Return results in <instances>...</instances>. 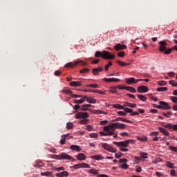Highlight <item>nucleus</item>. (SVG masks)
<instances>
[{"instance_id":"nucleus-53","label":"nucleus","mask_w":177,"mask_h":177,"mask_svg":"<svg viewBox=\"0 0 177 177\" xmlns=\"http://www.w3.org/2000/svg\"><path fill=\"white\" fill-rule=\"evenodd\" d=\"M92 73L93 75H99V71H97V69H96V68L93 69Z\"/></svg>"},{"instance_id":"nucleus-15","label":"nucleus","mask_w":177,"mask_h":177,"mask_svg":"<svg viewBox=\"0 0 177 177\" xmlns=\"http://www.w3.org/2000/svg\"><path fill=\"white\" fill-rule=\"evenodd\" d=\"M69 174L66 171H64L61 173H57L55 174L57 177H67L68 176Z\"/></svg>"},{"instance_id":"nucleus-41","label":"nucleus","mask_w":177,"mask_h":177,"mask_svg":"<svg viewBox=\"0 0 177 177\" xmlns=\"http://www.w3.org/2000/svg\"><path fill=\"white\" fill-rule=\"evenodd\" d=\"M86 86H87V88H99V85H97L96 84H87Z\"/></svg>"},{"instance_id":"nucleus-8","label":"nucleus","mask_w":177,"mask_h":177,"mask_svg":"<svg viewBox=\"0 0 177 177\" xmlns=\"http://www.w3.org/2000/svg\"><path fill=\"white\" fill-rule=\"evenodd\" d=\"M74 169H80V168H91V166L87 163H79L73 166Z\"/></svg>"},{"instance_id":"nucleus-3","label":"nucleus","mask_w":177,"mask_h":177,"mask_svg":"<svg viewBox=\"0 0 177 177\" xmlns=\"http://www.w3.org/2000/svg\"><path fill=\"white\" fill-rule=\"evenodd\" d=\"M78 64H80V66H86V62L82 60L77 59L75 63H73V62L67 63L65 65V67L66 68H68V67H75V66H78Z\"/></svg>"},{"instance_id":"nucleus-5","label":"nucleus","mask_w":177,"mask_h":177,"mask_svg":"<svg viewBox=\"0 0 177 177\" xmlns=\"http://www.w3.org/2000/svg\"><path fill=\"white\" fill-rule=\"evenodd\" d=\"M102 147L104 149V150H107V151H110L111 153H115L117 151V149H115V148L110 146L107 143H102Z\"/></svg>"},{"instance_id":"nucleus-40","label":"nucleus","mask_w":177,"mask_h":177,"mask_svg":"<svg viewBox=\"0 0 177 177\" xmlns=\"http://www.w3.org/2000/svg\"><path fill=\"white\" fill-rule=\"evenodd\" d=\"M118 64H120V66H129V64H128L127 62H121V61H118Z\"/></svg>"},{"instance_id":"nucleus-58","label":"nucleus","mask_w":177,"mask_h":177,"mask_svg":"<svg viewBox=\"0 0 177 177\" xmlns=\"http://www.w3.org/2000/svg\"><path fill=\"white\" fill-rule=\"evenodd\" d=\"M135 162H136V164H139V161H140V160H142L141 157H138V156H135Z\"/></svg>"},{"instance_id":"nucleus-56","label":"nucleus","mask_w":177,"mask_h":177,"mask_svg":"<svg viewBox=\"0 0 177 177\" xmlns=\"http://www.w3.org/2000/svg\"><path fill=\"white\" fill-rule=\"evenodd\" d=\"M172 114V112H167V113H162V115H164V117H167V118H169V115H171Z\"/></svg>"},{"instance_id":"nucleus-61","label":"nucleus","mask_w":177,"mask_h":177,"mask_svg":"<svg viewBox=\"0 0 177 177\" xmlns=\"http://www.w3.org/2000/svg\"><path fill=\"white\" fill-rule=\"evenodd\" d=\"M136 171L139 173V172H142V167H140V166H136Z\"/></svg>"},{"instance_id":"nucleus-28","label":"nucleus","mask_w":177,"mask_h":177,"mask_svg":"<svg viewBox=\"0 0 177 177\" xmlns=\"http://www.w3.org/2000/svg\"><path fill=\"white\" fill-rule=\"evenodd\" d=\"M157 92H165L168 91L167 87H159L156 88Z\"/></svg>"},{"instance_id":"nucleus-33","label":"nucleus","mask_w":177,"mask_h":177,"mask_svg":"<svg viewBox=\"0 0 177 177\" xmlns=\"http://www.w3.org/2000/svg\"><path fill=\"white\" fill-rule=\"evenodd\" d=\"M73 103H75V104H82V103H84V99L75 100Z\"/></svg>"},{"instance_id":"nucleus-19","label":"nucleus","mask_w":177,"mask_h":177,"mask_svg":"<svg viewBox=\"0 0 177 177\" xmlns=\"http://www.w3.org/2000/svg\"><path fill=\"white\" fill-rule=\"evenodd\" d=\"M116 126L118 129H125L127 125L124 123L116 122Z\"/></svg>"},{"instance_id":"nucleus-32","label":"nucleus","mask_w":177,"mask_h":177,"mask_svg":"<svg viewBox=\"0 0 177 177\" xmlns=\"http://www.w3.org/2000/svg\"><path fill=\"white\" fill-rule=\"evenodd\" d=\"M138 140H140V142H147V137H140L138 136L137 137Z\"/></svg>"},{"instance_id":"nucleus-23","label":"nucleus","mask_w":177,"mask_h":177,"mask_svg":"<svg viewBox=\"0 0 177 177\" xmlns=\"http://www.w3.org/2000/svg\"><path fill=\"white\" fill-rule=\"evenodd\" d=\"M172 50H177V46H174L173 48L167 49L165 51V55H169Z\"/></svg>"},{"instance_id":"nucleus-2","label":"nucleus","mask_w":177,"mask_h":177,"mask_svg":"<svg viewBox=\"0 0 177 177\" xmlns=\"http://www.w3.org/2000/svg\"><path fill=\"white\" fill-rule=\"evenodd\" d=\"M129 143H133V140H127L125 141H121V142H115L113 141V144L115 145L118 147H128V145Z\"/></svg>"},{"instance_id":"nucleus-47","label":"nucleus","mask_w":177,"mask_h":177,"mask_svg":"<svg viewBox=\"0 0 177 177\" xmlns=\"http://www.w3.org/2000/svg\"><path fill=\"white\" fill-rule=\"evenodd\" d=\"M166 166L168 167V168H174V163H171V162H166Z\"/></svg>"},{"instance_id":"nucleus-26","label":"nucleus","mask_w":177,"mask_h":177,"mask_svg":"<svg viewBox=\"0 0 177 177\" xmlns=\"http://www.w3.org/2000/svg\"><path fill=\"white\" fill-rule=\"evenodd\" d=\"M112 107H113V109H118L119 110H124V106L120 104H114L112 105Z\"/></svg>"},{"instance_id":"nucleus-36","label":"nucleus","mask_w":177,"mask_h":177,"mask_svg":"<svg viewBox=\"0 0 177 177\" xmlns=\"http://www.w3.org/2000/svg\"><path fill=\"white\" fill-rule=\"evenodd\" d=\"M50 175H52V172L50 171H46V172L41 173V176H50Z\"/></svg>"},{"instance_id":"nucleus-18","label":"nucleus","mask_w":177,"mask_h":177,"mask_svg":"<svg viewBox=\"0 0 177 177\" xmlns=\"http://www.w3.org/2000/svg\"><path fill=\"white\" fill-rule=\"evenodd\" d=\"M125 90L131 92V93H136V88L132 86H125Z\"/></svg>"},{"instance_id":"nucleus-51","label":"nucleus","mask_w":177,"mask_h":177,"mask_svg":"<svg viewBox=\"0 0 177 177\" xmlns=\"http://www.w3.org/2000/svg\"><path fill=\"white\" fill-rule=\"evenodd\" d=\"M124 120H125V118H117L115 120H112V122H114L115 121H122V122H124Z\"/></svg>"},{"instance_id":"nucleus-37","label":"nucleus","mask_w":177,"mask_h":177,"mask_svg":"<svg viewBox=\"0 0 177 177\" xmlns=\"http://www.w3.org/2000/svg\"><path fill=\"white\" fill-rule=\"evenodd\" d=\"M103 52L96 51L95 53V57H102Z\"/></svg>"},{"instance_id":"nucleus-63","label":"nucleus","mask_w":177,"mask_h":177,"mask_svg":"<svg viewBox=\"0 0 177 177\" xmlns=\"http://www.w3.org/2000/svg\"><path fill=\"white\" fill-rule=\"evenodd\" d=\"M64 167H58V168H55V171H64Z\"/></svg>"},{"instance_id":"nucleus-62","label":"nucleus","mask_w":177,"mask_h":177,"mask_svg":"<svg viewBox=\"0 0 177 177\" xmlns=\"http://www.w3.org/2000/svg\"><path fill=\"white\" fill-rule=\"evenodd\" d=\"M71 97H75V98L82 97V95H77V94H71Z\"/></svg>"},{"instance_id":"nucleus-60","label":"nucleus","mask_w":177,"mask_h":177,"mask_svg":"<svg viewBox=\"0 0 177 177\" xmlns=\"http://www.w3.org/2000/svg\"><path fill=\"white\" fill-rule=\"evenodd\" d=\"M169 83L170 84V85H172V86H177V83H175L174 80H170Z\"/></svg>"},{"instance_id":"nucleus-12","label":"nucleus","mask_w":177,"mask_h":177,"mask_svg":"<svg viewBox=\"0 0 177 177\" xmlns=\"http://www.w3.org/2000/svg\"><path fill=\"white\" fill-rule=\"evenodd\" d=\"M114 49L118 52L119 50H124L127 49V45H122L121 44H118L114 46Z\"/></svg>"},{"instance_id":"nucleus-46","label":"nucleus","mask_w":177,"mask_h":177,"mask_svg":"<svg viewBox=\"0 0 177 177\" xmlns=\"http://www.w3.org/2000/svg\"><path fill=\"white\" fill-rule=\"evenodd\" d=\"M42 165V162H41V161H39V162H37L35 165H34V167H35V168H41V166Z\"/></svg>"},{"instance_id":"nucleus-44","label":"nucleus","mask_w":177,"mask_h":177,"mask_svg":"<svg viewBox=\"0 0 177 177\" xmlns=\"http://www.w3.org/2000/svg\"><path fill=\"white\" fill-rule=\"evenodd\" d=\"M81 125H85V124H88V120L86 119H83L79 122Z\"/></svg>"},{"instance_id":"nucleus-27","label":"nucleus","mask_w":177,"mask_h":177,"mask_svg":"<svg viewBox=\"0 0 177 177\" xmlns=\"http://www.w3.org/2000/svg\"><path fill=\"white\" fill-rule=\"evenodd\" d=\"M126 82L129 85H131V84H135V77H130V78L127 79Z\"/></svg>"},{"instance_id":"nucleus-39","label":"nucleus","mask_w":177,"mask_h":177,"mask_svg":"<svg viewBox=\"0 0 177 177\" xmlns=\"http://www.w3.org/2000/svg\"><path fill=\"white\" fill-rule=\"evenodd\" d=\"M110 66H113V62H109L107 64L105 65V71H109V67H110Z\"/></svg>"},{"instance_id":"nucleus-43","label":"nucleus","mask_w":177,"mask_h":177,"mask_svg":"<svg viewBox=\"0 0 177 177\" xmlns=\"http://www.w3.org/2000/svg\"><path fill=\"white\" fill-rule=\"evenodd\" d=\"M125 113H130V115L131 114H132L133 109H129V108H124V109Z\"/></svg>"},{"instance_id":"nucleus-25","label":"nucleus","mask_w":177,"mask_h":177,"mask_svg":"<svg viewBox=\"0 0 177 177\" xmlns=\"http://www.w3.org/2000/svg\"><path fill=\"white\" fill-rule=\"evenodd\" d=\"M137 97H138V99L142 102H146V100H147V97L143 95L138 94Z\"/></svg>"},{"instance_id":"nucleus-57","label":"nucleus","mask_w":177,"mask_h":177,"mask_svg":"<svg viewBox=\"0 0 177 177\" xmlns=\"http://www.w3.org/2000/svg\"><path fill=\"white\" fill-rule=\"evenodd\" d=\"M118 56L119 57H124V56H125V52L122 51L118 53Z\"/></svg>"},{"instance_id":"nucleus-14","label":"nucleus","mask_w":177,"mask_h":177,"mask_svg":"<svg viewBox=\"0 0 177 177\" xmlns=\"http://www.w3.org/2000/svg\"><path fill=\"white\" fill-rule=\"evenodd\" d=\"M76 158L77 160H78V161H84L86 160V156H85V154L84 153H79L76 156Z\"/></svg>"},{"instance_id":"nucleus-4","label":"nucleus","mask_w":177,"mask_h":177,"mask_svg":"<svg viewBox=\"0 0 177 177\" xmlns=\"http://www.w3.org/2000/svg\"><path fill=\"white\" fill-rule=\"evenodd\" d=\"M115 56L114 55H111L109 51H102V59H105V60H113Z\"/></svg>"},{"instance_id":"nucleus-64","label":"nucleus","mask_w":177,"mask_h":177,"mask_svg":"<svg viewBox=\"0 0 177 177\" xmlns=\"http://www.w3.org/2000/svg\"><path fill=\"white\" fill-rule=\"evenodd\" d=\"M97 177H109L107 174H98Z\"/></svg>"},{"instance_id":"nucleus-59","label":"nucleus","mask_w":177,"mask_h":177,"mask_svg":"<svg viewBox=\"0 0 177 177\" xmlns=\"http://www.w3.org/2000/svg\"><path fill=\"white\" fill-rule=\"evenodd\" d=\"M90 136L91 138H97V136H99V135L96 133H92L90 134Z\"/></svg>"},{"instance_id":"nucleus-48","label":"nucleus","mask_w":177,"mask_h":177,"mask_svg":"<svg viewBox=\"0 0 177 177\" xmlns=\"http://www.w3.org/2000/svg\"><path fill=\"white\" fill-rule=\"evenodd\" d=\"M169 149L171 151H174V153H177V148L174 147V146H169Z\"/></svg>"},{"instance_id":"nucleus-6","label":"nucleus","mask_w":177,"mask_h":177,"mask_svg":"<svg viewBox=\"0 0 177 177\" xmlns=\"http://www.w3.org/2000/svg\"><path fill=\"white\" fill-rule=\"evenodd\" d=\"M88 117L89 114L87 112H77L75 115V118H76V120H81V118H88Z\"/></svg>"},{"instance_id":"nucleus-31","label":"nucleus","mask_w":177,"mask_h":177,"mask_svg":"<svg viewBox=\"0 0 177 177\" xmlns=\"http://www.w3.org/2000/svg\"><path fill=\"white\" fill-rule=\"evenodd\" d=\"M88 174H92V175H97L99 172L96 169H89L88 170Z\"/></svg>"},{"instance_id":"nucleus-38","label":"nucleus","mask_w":177,"mask_h":177,"mask_svg":"<svg viewBox=\"0 0 177 177\" xmlns=\"http://www.w3.org/2000/svg\"><path fill=\"white\" fill-rule=\"evenodd\" d=\"M126 104L127 105V107H130L131 109H135V107H136V104L128 102Z\"/></svg>"},{"instance_id":"nucleus-9","label":"nucleus","mask_w":177,"mask_h":177,"mask_svg":"<svg viewBox=\"0 0 177 177\" xmlns=\"http://www.w3.org/2000/svg\"><path fill=\"white\" fill-rule=\"evenodd\" d=\"M160 44V47H159V50L160 52H164L165 54V51H167V42L165 41H161L159 42Z\"/></svg>"},{"instance_id":"nucleus-35","label":"nucleus","mask_w":177,"mask_h":177,"mask_svg":"<svg viewBox=\"0 0 177 177\" xmlns=\"http://www.w3.org/2000/svg\"><path fill=\"white\" fill-rule=\"evenodd\" d=\"M119 167L122 168V169H128V168H129V165L128 164L124 163L122 165H120Z\"/></svg>"},{"instance_id":"nucleus-1","label":"nucleus","mask_w":177,"mask_h":177,"mask_svg":"<svg viewBox=\"0 0 177 177\" xmlns=\"http://www.w3.org/2000/svg\"><path fill=\"white\" fill-rule=\"evenodd\" d=\"M54 158H55V160H70V161H75L74 158L66 153H62L60 155H55Z\"/></svg>"},{"instance_id":"nucleus-13","label":"nucleus","mask_w":177,"mask_h":177,"mask_svg":"<svg viewBox=\"0 0 177 177\" xmlns=\"http://www.w3.org/2000/svg\"><path fill=\"white\" fill-rule=\"evenodd\" d=\"M103 80L105 82H120V80L118 78H115V77H112V78H104Z\"/></svg>"},{"instance_id":"nucleus-20","label":"nucleus","mask_w":177,"mask_h":177,"mask_svg":"<svg viewBox=\"0 0 177 177\" xmlns=\"http://www.w3.org/2000/svg\"><path fill=\"white\" fill-rule=\"evenodd\" d=\"M71 150H73L75 151H81V147L78 145H71L70 147Z\"/></svg>"},{"instance_id":"nucleus-42","label":"nucleus","mask_w":177,"mask_h":177,"mask_svg":"<svg viewBox=\"0 0 177 177\" xmlns=\"http://www.w3.org/2000/svg\"><path fill=\"white\" fill-rule=\"evenodd\" d=\"M140 156L141 158H147V153L145 152H140Z\"/></svg>"},{"instance_id":"nucleus-50","label":"nucleus","mask_w":177,"mask_h":177,"mask_svg":"<svg viewBox=\"0 0 177 177\" xmlns=\"http://www.w3.org/2000/svg\"><path fill=\"white\" fill-rule=\"evenodd\" d=\"M94 93H99L100 95H104V92L100 90H94L93 91Z\"/></svg>"},{"instance_id":"nucleus-34","label":"nucleus","mask_w":177,"mask_h":177,"mask_svg":"<svg viewBox=\"0 0 177 177\" xmlns=\"http://www.w3.org/2000/svg\"><path fill=\"white\" fill-rule=\"evenodd\" d=\"M74 127V124L73 122H68L67 124H66V128L67 129H73Z\"/></svg>"},{"instance_id":"nucleus-54","label":"nucleus","mask_w":177,"mask_h":177,"mask_svg":"<svg viewBox=\"0 0 177 177\" xmlns=\"http://www.w3.org/2000/svg\"><path fill=\"white\" fill-rule=\"evenodd\" d=\"M63 93H66V95H71L73 91L71 90H63Z\"/></svg>"},{"instance_id":"nucleus-17","label":"nucleus","mask_w":177,"mask_h":177,"mask_svg":"<svg viewBox=\"0 0 177 177\" xmlns=\"http://www.w3.org/2000/svg\"><path fill=\"white\" fill-rule=\"evenodd\" d=\"M106 127H108L111 131H115V129H117V123L109 124Z\"/></svg>"},{"instance_id":"nucleus-55","label":"nucleus","mask_w":177,"mask_h":177,"mask_svg":"<svg viewBox=\"0 0 177 177\" xmlns=\"http://www.w3.org/2000/svg\"><path fill=\"white\" fill-rule=\"evenodd\" d=\"M119 162L120 164H122L124 162H128V159H127V158H121V159L119 160Z\"/></svg>"},{"instance_id":"nucleus-21","label":"nucleus","mask_w":177,"mask_h":177,"mask_svg":"<svg viewBox=\"0 0 177 177\" xmlns=\"http://www.w3.org/2000/svg\"><path fill=\"white\" fill-rule=\"evenodd\" d=\"M159 131L160 132H161V133H163V135H165V136H169V132H168V131H167L165 129L162 127H160Z\"/></svg>"},{"instance_id":"nucleus-49","label":"nucleus","mask_w":177,"mask_h":177,"mask_svg":"<svg viewBox=\"0 0 177 177\" xmlns=\"http://www.w3.org/2000/svg\"><path fill=\"white\" fill-rule=\"evenodd\" d=\"M88 71H89V68H86L80 70V73H81L82 74H85V73H88Z\"/></svg>"},{"instance_id":"nucleus-45","label":"nucleus","mask_w":177,"mask_h":177,"mask_svg":"<svg viewBox=\"0 0 177 177\" xmlns=\"http://www.w3.org/2000/svg\"><path fill=\"white\" fill-rule=\"evenodd\" d=\"M158 85H159L160 86H164V85H167V82L159 81V82H158Z\"/></svg>"},{"instance_id":"nucleus-52","label":"nucleus","mask_w":177,"mask_h":177,"mask_svg":"<svg viewBox=\"0 0 177 177\" xmlns=\"http://www.w3.org/2000/svg\"><path fill=\"white\" fill-rule=\"evenodd\" d=\"M171 100L173 102V103L177 104V97L176 96H172L171 97Z\"/></svg>"},{"instance_id":"nucleus-7","label":"nucleus","mask_w":177,"mask_h":177,"mask_svg":"<svg viewBox=\"0 0 177 177\" xmlns=\"http://www.w3.org/2000/svg\"><path fill=\"white\" fill-rule=\"evenodd\" d=\"M165 128H167L170 132L173 131H177V124H173L172 123H167L163 125Z\"/></svg>"},{"instance_id":"nucleus-22","label":"nucleus","mask_w":177,"mask_h":177,"mask_svg":"<svg viewBox=\"0 0 177 177\" xmlns=\"http://www.w3.org/2000/svg\"><path fill=\"white\" fill-rule=\"evenodd\" d=\"M104 131L105 132H107L108 135H109L110 136L114 135V131L111 130L109 127H104Z\"/></svg>"},{"instance_id":"nucleus-16","label":"nucleus","mask_w":177,"mask_h":177,"mask_svg":"<svg viewBox=\"0 0 177 177\" xmlns=\"http://www.w3.org/2000/svg\"><path fill=\"white\" fill-rule=\"evenodd\" d=\"M69 85L71 86H81L82 85V82L73 81L69 83Z\"/></svg>"},{"instance_id":"nucleus-29","label":"nucleus","mask_w":177,"mask_h":177,"mask_svg":"<svg viewBox=\"0 0 177 177\" xmlns=\"http://www.w3.org/2000/svg\"><path fill=\"white\" fill-rule=\"evenodd\" d=\"M86 102L91 104L96 103V99H94L93 97H88L86 100Z\"/></svg>"},{"instance_id":"nucleus-30","label":"nucleus","mask_w":177,"mask_h":177,"mask_svg":"<svg viewBox=\"0 0 177 177\" xmlns=\"http://www.w3.org/2000/svg\"><path fill=\"white\" fill-rule=\"evenodd\" d=\"M109 91L111 93H117V86H111Z\"/></svg>"},{"instance_id":"nucleus-11","label":"nucleus","mask_w":177,"mask_h":177,"mask_svg":"<svg viewBox=\"0 0 177 177\" xmlns=\"http://www.w3.org/2000/svg\"><path fill=\"white\" fill-rule=\"evenodd\" d=\"M159 104L162 105V110H171V106L164 101H160Z\"/></svg>"},{"instance_id":"nucleus-24","label":"nucleus","mask_w":177,"mask_h":177,"mask_svg":"<svg viewBox=\"0 0 177 177\" xmlns=\"http://www.w3.org/2000/svg\"><path fill=\"white\" fill-rule=\"evenodd\" d=\"M91 158H92V160H104V157L100 155L93 156L91 157Z\"/></svg>"},{"instance_id":"nucleus-10","label":"nucleus","mask_w":177,"mask_h":177,"mask_svg":"<svg viewBox=\"0 0 177 177\" xmlns=\"http://www.w3.org/2000/svg\"><path fill=\"white\" fill-rule=\"evenodd\" d=\"M138 93H146L149 92V88L146 86H140L137 88Z\"/></svg>"}]
</instances>
